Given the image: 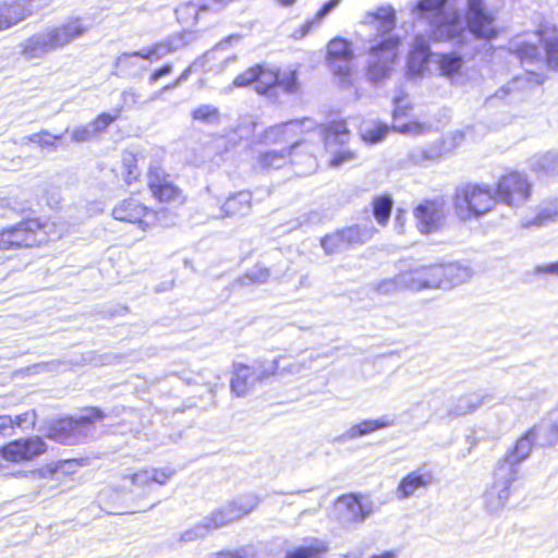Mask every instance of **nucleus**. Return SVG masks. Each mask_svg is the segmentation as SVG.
<instances>
[{
    "instance_id": "nucleus-1",
    "label": "nucleus",
    "mask_w": 558,
    "mask_h": 558,
    "mask_svg": "<svg viewBox=\"0 0 558 558\" xmlns=\"http://www.w3.org/2000/svg\"><path fill=\"white\" fill-rule=\"evenodd\" d=\"M466 1V23L459 13L446 11L449 0H420L413 12L418 19L428 22L429 35L435 41H449L462 47L471 36L480 39L495 38V17L487 10L484 0Z\"/></svg>"
},
{
    "instance_id": "nucleus-2",
    "label": "nucleus",
    "mask_w": 558,
    "mask_h": 558,
    "mask_svg": "<svg viewBox=\"0 0 558 558\" xmlns=\"http://www.w3.org/2000/svg\"><path fill=\"white\" fill-rule=\"evenodd\" d=\"M396 11L391 5L378 7L363 15L362 24L376 29V35L369 40L367 59V80L378 84L390 75L392 64L397 59L399 37L392 34L396 27Z\"/></svg>"
},
{
    "instance_id": "nucleus-3",
    "label": "nucleus",
    "mask_w": 558,
    "mask_h": 558,
    "mask_svg": "<svg viewBox=\"0 0 558 558\" xmlns=\"http://www.w3.org/2000/svg\"><path fill=\"white\" fill-rule=\"evenodd\" d=\"M535 445L537 441L529 429L498 460L493 472V483L484 494L485 508L489 512L497 513L505 508L511 495V485L519 477L520 464L530 457Z\"/></svg>"
},
{
    "instance_id": "nucleus-4",
    "label": "nucleus",
    "mask_w": 558,
    "mask_h": 558,
    "mask_svg": "<svg viewBox=\"0 0 558 558\" xmlns=\"http://www.w3.org/2000/svg\"><path fill=\"white\" fill-rule=\"evenodd\" d=\"M89 27L81 16H71L63 23L36 33L21 44L22 56L27 60L41 59L82 38Z\"/></svg>"
},
{
    "instance_id": "nucleus-5",
    "label": "nucleus",
    "mask_w": 558,
    "mask_h": 558,
    "mask_svg": "<svg viewBox=\"0 0 558 558\" xmlns=\"http://www.w3.org/2000/svg\"><path fill=\"white\" fill-rule=\"evenodd\" d=\"M89 27L81 16H71L63 23L36 33L21 44L22 56L27 60L41 59L82 38Z\"/></svg>"
},
{
    "instance_id": "nucleus-6",
    "label": "nucleus",
    "mask_w": 558,
    "mask_h": 558,
    "mask_svg": "<svg viewBox=\"0 0 558 558\" xmlns=\"http://www.w3.org/2000/svg\"><path fill=\"white\" fill-rule=\"evenodd\" d=\"M60 236L54 222L27 218L0 232V250L39 246Z\"/></svg>"
},
{
    "instance_id": "nucleus-7",
    "label": "nucleus",
    "mask_w": 558,
    "mask_h": 558,
    "mask_svg": "<svg viewBox=\"0 0 558 558\" xmlns=\"http://www.w3.org/2000/svg\"><path fill=\"white\" fill-rule=\"evenodd\" d=\"M105 417L99 408H88L85 414L77 417H62L53 421L46 436L63 445H76L85 442L94 436L95 422Z\"/></svg>"
},
{
    "instance_id": "nucleus-8",
    "label": "nucleus",
    "mask_w": 558,
    "mask_h": 558,
    "mask_svg": "<svg viewBox=\"0 0 558 558\" xmlns=\"http://www.w3.org/2000/svg\"><path fill=\"white\" fill-rule=\"evenodd\" d=\"M453 203L458 217L469 220L493 210L498 201L487 184H464L457 187Z\"/></svg>"
},
{
    "instance_id": "nucleus-9",
    "label": "nucleus",
    "mask_w": 558,
    "mask_h": 558,
    "mask_svg": "<svg viewBox=\"0 0 558 558\" xmlns=\"http://www.w3.org/2000/svg\"><path fill=\"white\" fill-rule=\"evenodd\" d=\"M495 193L499 203L509 207H520L530 199L532 184L525 174L512 171L498 180Z\"/></svg>"
},
{
    "instance_id": "nucleus-10",
    "label": "nucleus",
    "mask_w": 558,
    "mask_h": 558,
    "mask_svg": "<svg viewBox=\"0 0 558 558\" xmlns=\"http://www.w3.org/2000/svg\"><path fill=\"white\" fill-rule=\"evenodd\" d=\"M258 504L259 498L256 495H243L225 504L205 518L211 529L217 530L250 514Z\"/></svg>"
},
{
    "instance_id": "nucleus-11",
    "label": "nucleus",
    "mask_w": 558,
    "mask_h": 558,
    "mask_svg": "<svg viewBox=\"0 0 558 558\" xmlns=\"http://www.w3.org/2000/svg\"><path fill=\"white\" fill-rule=\"evenodd\" d=\"M354 53L351 43L342 37L331 39L327 47V62L342 85L351 83V61Z\"/></svg>"
},
{
    "instance_id": "nucleus-12",
    "label": "nucleus",
    "mask_w": 558,
    "mask_h": 558,
    "mask_svg": "<svg viewBox=\"0 0 558 558\" xmlns=\"http://www.w3.org/2000/svg\"><path fill=\"white\" fill-rule=\"evenodd\" d=\"M367 230L357 225L339 229L320 239V246L327 255H335L349 250L353 245L363 244L367 239Z\"/></svg>"
},
{
    "instance_id": "nucleus-13",
    "label": "nucleus",
    "mask_w": 558,
    "mask_h": 558,
    "mask_svg": "<svg viewBox=\"0 0 558 558\" xmlns=\"http://www.w3.org/2000/svg\"><path fill=\"white\" fill-rule=\"evenodd\" d=\"M315 128L312 119L291 120L266 129L260 137V143L266 145L287 144L290 146L299 142L296 136L303 131H311Z\"/></svg>"
},
{
    "instance_id": "nucleus-14",
    "label": "nucleus",
    "mask_w": 558,
    "mask_h": 558,
    "mask_svg": "<svg viewBox=\"0 0 558 558\" xmlns=\"http://www.w3.org/2000/svg\"><path fill=\"white\" fill-rule=\"evenodd\" d=\"M112 216L120 221L138 223L143 230L160 221L159 213L149 209L134 197L123 199L117 204L112 209Z\"/></svg>"
},
{
    "instance_id": "nucleus-15",
    "label": "nucleus",
    "mask_w": 558,
    "mask_h": 558,
    "mask_svg": "<svg viewBox=\"0 0 558 558\" xmlns=\"http://www.w3.org/2000/svg\"><path fill=\"white\" fill-rule=\"evenodd\" d=\"M372 511V504L356 495L341 496L335 504L337 520L344 527L364 522Z\"/></svg>"
},
{
    "instance_id": "nucleus-16",
    "label": "nucleus",
    "mask_w": 558,
    "mask_h": 558,
    "mask_svg": "<svg viewBox=\"0 0 558 558\" xmlns=\"http://www.w3.org/2000/svg\"><path fill=\"white\" fill-rule=\"evenodd\" d=\"M533 37L534 40H526L523 38H515L511 40L509 43V51L515 56L525 70H543L545 68V60L538 44H543L544 37L539 34H534Z\"/></svg>"
},
{
    "instance_id": "nucleus-17",
    "label": "nucleus",
    "mask_w": 558,
    "mask_h": 558,
    "mask_svg": "<svg viewBox=\"0 0 558 558\" xmlns=\"http://www.w3.org/2000/svg\"><path fill=\"white\" fill-rule=\"evenodd\" d=\"M46 450V442L35 436L10 441L0 449V456L10 462H22L33 460Z\"/></svg>"
},
{
    "instance_id": "nucleus-18",
    "label": "nucleus",
    "mask_w": 558,
    "mask_h": 558,
    "mask_svg": "<svg viewBox=\"0 0 558 558\" xmlns=\"http://www.w3.org/2000/svg\"><path fill=\"white\" fill-rule=\"evenodd\" d=\"M413 214L422 233L436 232L445 218L444 201H424L416 206Z\"/></svg>"
},
{
    "instance_id": "nucleus-19",
    "label": "nucleus",
    "mask_w": 558,
    "mask_h": 558,
    "mask_svg": "<svg viewBox=\"0 0 558 558\" xmlns=\"http://www.w3.org/2000/svg\"><path fill=\"white\" fill-rule=\"evenodd\" d=\"M304 146V142H294L280 150L271 149L259 153L257 165L264 170L280 169L291 163H296L299 150Z\"/></svg>"
},
{
    "instance_id": "nucleus-20",
    "label": "nucleus",
    "mask_w": 558,
    "mask_h": 558,
    "mask_svg": "<svg viewBox=\"0 0 558 558\" xmlns=\"http://www.w3.org/2000/svg\"><path fill=\"white\" fill-rule=\"evenodd\" d=\"M34 13L33 0L0 2V31L8 29Z\"/></svg>"
},
{
    "instance_id": "nucleus-21",
    "label": "nucleus",
    "mask_w": 558,
    "mask_h": 558,
    "mask_svg": "<svg viewBox=\"0 0 558 558\" xmlns=\"http://www.w3.org/2000/svg\"><path fill=\"white\" fill-rule=\"evenodd\" d=\"M544 81L545 76L542 72L526 69L524 74L518 75L508 82L499 88L492 98L504 99L512 93L529 90L534 86L542 85Z\"/></svg>"
},
{
    "instance_id": "nucleus-22",
    "label": "nucleus",
    "mask_w": 558,
    "mask_h": 558,
    "mask_svg": "<svg viewBox=\"0 0 558 558\" xmlns=\"http://www.w3.org/2000/svg\"><path fill=\"white\" fill-rule=\"evenodd\" d=\"M396 421L389 415H384L376 420H365L356 425H353L343 434L335 438L336 442H345L356 437L368 435L375 430L393 426Z\"/></svg>"
},
{
    "instance_id": "nucleus-23",
    "label": "nucleus",
    "mask_w": 558,
    "mask_h": 558,
    "mask_svg": "<svg viewBox=\"0 0 558 558\" xmlns=\"http://www.w3.org/2000/svg\"><path fill=\"white\" fill-rule=\"evenodd\" d=\"M441 288L448 289L466 282L473 275L472 269L461 263L437 264Z\"/></svg>"
},
{
    "instance_id": "nucleus-24",
    "label": "nucleus",
    "mask_w": 558,
    "mask_h": 558,
    "mask_svg": "<svg viewBox=\"0 0 558 558\" xmlns=\"http://www.w3.org/2000/svg\"><path fill=\"white\" fill-rule=\"evenodd\" d=\"M433 482V474L422 469L415 470L404 476L397 488L398 499H407L423 487H427Z\"/></svg>"
},
{
    "instance_id": "nucleus-25",
    "label": "nucleus",
    "mask_w": 558,
    "mask_h": 558,
    "mask_svg": "<svg viewBox=\"0 0 558 558\" xmlns=\"http://www.w3.org/2000/svg\"><path fill=\"white\" fill-rule=\"evenodd\" d=\"M233 376L231 378L230 387L231 391L236 397H243L246 392L255 386L256 383L260 381L256 376L252 366L245 364L233 365Z\"/></svg>"
},
{
    "instance_id": "nucleus-26",
    "label": "nucleus",
    "mask_w": 558,
    "mask_h": 558,
    "mask_svg": "<svg viewBox=\"0 0 558 558\" xmlns=\"http://www.w3.org/2000/svg\"><path fill=\"white\" fill-rule=\"evenodd\" d=\"M489 399L488 395L471 392L458 397L448 410V417L457 418L470 414L477 410L484 402Z\"/></svg>"
},
{
    "instance_id": "nucleus-27",
    "label": "nucleus",
    "mask_w": 558,
    "mask_h": 558,
    "mask_svg": "<svg viewBox=\"0 0 558 558\" xmlns=\"http://www.w3.org/2000/svg\"><path fill=\"white\" fill-rule=\"evenodd\" d=\"M252 209V194L248 191H240L230 195L221 206L225 217H242L248 215Z\"/></svg>"
},
{
    "instance_id": "nucleus-28",
    "label": "nucleus",
    "mask_w": 558,
    "mask_h": 558,
    "mask_svg": "<svg viewBox=\"0 0 558 558\" xmlns=\"http://www.w3.org/2000/svg\"><path fill=\"white\" fill-rule=\"evenodd\" d=\"M341 0H329L322 5V8L316 12V14L305 21L299 28H295L291 37L293 39H302L307 36L314 28H317L325 17H327L340 3Z\"/></svg>"
},
{
    "instance_id": "nucleus-29",
    "label": "nucleus",
    "mask_w": 558,
    "mask_h": 558,
    "mask_svg": "<svg viewBox=\"0 0 558 558\" xmlns=\"http://www.w3.org/2000/svg\"><path fill=\"white\" fill-rule=\"evenodd\" d=\"M328 550L326 541L313 537L305 539L304 545L288 550L284 558H323Z\"/></svg>"
},
{
    "instance_id": "nucleus-30",
    "label": "nucleus",
    "mask_w": 558,
    "mask_h": 558,
    "mask_svg": "<svg viewBox=\"0 0 558 558\" xmlns=\"http://www.w3.org/2000/svg\"><path fill=\"white\" fill-rule=\"evenodd\" d=\"M398 269L401 272L403 279V287L408 290L420 291L424 289L423 270H421L420 264L411 260H400Z\"/></svg>"
},
{
    "instance_id": "nucleus-31",
    "label": "nucleus",
    "mask_w": 558,
    "mask_h": 558,
    "mask_svg": "<svg viewBox=\"0 0 558 558\" xmlns=\"http://www.w3.org/2000/svg\"><path fill=\"white\" fill-rule=\"evenodd\" d=\"M320 134L327 149H332L337 145H343L350 138V131L344 121H333L325 125Z\"/></svg>"
},
{
    "instance_id": "nucleus-32",
    "label": "nucleus",
    "mask_w": 558,
    "mask_h": 558,
    "mask_svg": "<svg viewBox=\"0 0 558 558\" xmlns=\"http://www.w3.org/2000/svg\"><path fill=\"white\" fill-rule=\"evenodd\" d=\"M538 446H553L558 441V417L542 421L530 428Z\"/></svg>"
},
{
    "instance_id": "nucleus-33",
    "label": "nucleus",
    "mask_w": 558,
    "mask_h": 558,
    "mask_svg": "<svg viewBox=\"0 0 558 558\" xmlns=\"http://www.w3.org/2000/svg\"><path fill=\"white\" fill-rule=\"evenodd\" d=\"M532 171L545 173L548 175L558 174V154L548 151L542 155H535L530 159Z\"/></svg>"
},
{
    "instance_id": "nucleus-34",
    "label": "nucleus",
    "mask_w": 558,
    "mask_h": 558,
    "mask_svg": "<svg viewBox=\"0 0 558 558\" xmlns=\"http://www.w3.org/2000/svg\"><path fill=\"white\" fill-rule=\"evenodd\" d=\"M388 132V125L377 121H364L360 126L363 141L371 144L381 142L387 136Z\"/></svg>"
},
{
    "instance_id": "nucleus-35",
    "label": "nucleus",
    "mask_w": 558,
    "mask_h": 558,
    "mask_svg": "<svg viewBox=\"0 0 558 558\" xmlns=\"http://www.w3.org/2000/svg\"><path fill=\"white\" fill-rule=\"evenodd\" d=\"M211 8L207 3L198 4L193 1L185 2L180 4L175 9V15L180 23H190L196 22L198 16L204 13L210 11Z\"/></svg>"
},
{
    "instance_id": "nucleus-36",
    "label": "nucleus",
    "mask_w": 558,
    "mask_h": 558,
    "mask_svg": "<svg viewBox=\"0 0 558 558\" xmlns=\"http://www.w3.org/2000/svg\"><path fill=\"white\" fill-rule=\"evenodd\" d=\"M438 69L444 76H452L461 70L463 65V58L454 52L441 53L437 59Z\"/></svg>"
},
{
    "instance_id": "nucleus-37",
    "label": "nucleus",
    "mask_w": 558,
    "mask_h": 558,
    "mask_svg": "<svg viewBox=\"0 0 558 558\" xmlns=\"http://www.w3.org/2000/svg\"><path fill=\"white\" fill-rule=\"evenodd\" d=\"M208 523V520L204 518L201 522L180 533L178 542L181 544H187L204 539L211 531H214Z\"/></svg>"
},
{
    "instance_id": "nucleus-38",
    "label": "nucleus",
    "mask_w": 558,
    "mask_h": 558,
    "mask_svg": "<svg viewBox=\"0 0 558 558\" xmlns=\"http://www.w3.org/2000/svg\"><path fill=\"white\" fill-rule=\"evenodd\" d=\"M440 157V147L428 145L425 147H414L408 153V160L413 165H423L426 161H433Z\"/></svg>"
},
{
    "instance_id": "nucleus-39",
    "label": "nucleus",
    "mask_w": 558,
    "mask_h": 558,
    "mask_svg": "<svg viewBox=\"0 0 558 558\" xmlns=\"http://www.w3.org/2000/svg\"><path fill=\"white\" fill-rule=\"evenodd\" d=\"M392 205V198L388 195H381L374 198L373 215L379 225L385 226L388 222Z\"/></svg>"
},
{
    "instance_id": "nucleus-40",
    "label": "nucleus",
    "mask_w": 558,
    "mask_h": 558,
    "mask_svg": "<svg viewBox=\"0 0 558 558\" xmlns=\"http://www.w3.org/2000/svg\"><path fill=\"white\" fill-rule=\"evenodd\" d=\"M171 177L159 165H151L147 173V184L151 191H159V189L172 184Z\"/></svg>"
},
{
    "instance_id": "nucleus-41",
    "label": "nucleus",
    "mask_w": 558,
    "mask_h": 558,
    "mask_svg": "<svg viewBox=\"0 0 558 558\" xmlns=\"http://www.w3.org/2000/svg\"><path fill=\"white\" fill-rule=\"evenodd\" d=\"M278 82V72L265 70L258 65V76L256 78L255 90L258 94H266L271 89H276Z\"/></svg>"
},
{
    "instance_id": "nucleus-42",
    "label": "nucleus",
    "mask_w": 558,
    "mask_h": 558,
    "mask_svg": "<svg viewBox=\"0 0 558 558\" xmlns=\"http://www.w3.org/2000/svg\"><path fill=\"white\" fill-rule=\"evenodd\" d=\"M403 282L404 281L401 277V272L399 271V274L392 278L383 279L373 283V289L378 294L389 295L403 290Z\"/></svg>"
},
{
    "instance_id": "nucleus-43",
    "label": "nucleus",
    "mask_w": 558,
    "mask_h": 558,
    "mask_svg": "<svg viewBox=\"0 0 558 558\" xmlns=\"http://www.w3.org/2000/svg\"><path fill=\"white\" fill-rule=\"evenodd\" d=\"M543 49L545 51V66L550 70H558V38H544Z\"/></svg>"
},
{
    "instance_id": "nucleus-44",
    "label": "nucleus",
    "mask_w": 558,
    "mask_h": 558,
    "mask_svg": "<svg viewBox=\"0 0 558 558\" xmlns=\"http://www.w3.org/2000/svg\"><path fill=\"white\" fill-rule=\"evenodd\" d=\"M153 196L161 203H182V191L174 184L159 189V191H151Z\"/></svg>"
},
{
    "instance_id": "nucleus-45",
    "label": "nucleus",
    "mask_w": 558,
    "mask_h": 558,
    "mask_svg": "<svg viewBox=\"0 0 558 558\" xmlns=\"http://www.w3.org/2000/svg\"><path fill=\"white\" fill-rule=\"evenodd\" d=\"M121 112L122 108H116L112 113L104 112L93 120L89 125L93 128L95 135L98 136L100 133L105 132L106 129L120 117Z\"/></svg>"
},
{
    "instance_id": "nucleus-46",
    "label": "nucleus",
    "mask_w": 558,
    "mask_h": 558,
    "mask_svg": "<svg viewBox=\"0 0 558 558\" xmlns=\"http://www.w3.org/2000/svg\"><path fill=\"white\" fill-rule=\"evenodd\" d=\"M122 167L124 181L128 184L136 181L140 175V170L136 163V157L132 153H124L122 157Z\"/></svg>"
},
{
    "instance_id": "nucleus-47",
    "label": "nucleus",
    "mask_w": 558,
    "mask_h": 558,
    "mask_svg": "<svg viewBox=\"0 0 558 558\" xmlns=\"http://www.w3.org/2000/svg\"><path fill=\"white\" fill-rule=\"evenodd\" d=\"M192 118L204 123H216L219 121V111L213 105H202L192 112Z\"/></svg>"
},
{
    "instance_id": "nucleus-48",
    "label": "nucleus",
    "mask_w": 558,
    "mask_h": 558,
    "mask_svg": "<svg viewBox=\"0 0 558 558\" xmlns=\"http://www.w3.org/2000/svg\"><path fill=\"white\" fill-rule=\"evenodd\" d=\"M417 57H420L421 59L430 57L429 44L425 40L423 36H416L414 39V48L411 51L408 61L409 68H414L415 59Z\"/></svg>"
},
{
    "instance_id": "nucleus-49",
    "label": "nucleus",
    "mask_w": 558,
    "mask_h": 558,
    "mask_svg": "<svg viewBox=\"0 0 558 558\" xmlns=\"http://www.w3.org/2000/svg\"><path fill=\"white\" fill-rule=\"evenodd\" d=\"M62 138V135H52L48 131L31 134L24 137V141L38 144L40 147H54L56 142Z\"/></svg>"
},
{
    "instance_id": "nucleus-50",
    "label": "nucleus",
    "mask_w": 558,
    "mask_h": 558,
    "mask_svg": "<svg viewBox=\"0 0 558 558\" xmlns=\"http://www.w3.org/2000/svg\"><path fill=\"white\" fill-rule=\"evenodd\" d=\"M278 359H275L270 362L267 361H255L252 365V368L254 369L256 376L262 381L264 378L269 377L270 375H274L279 366H278Z\"/></svg>"
},
{
    "instance_id": "nucleus-51",
    "label": "nucleus",
    "mask_w": 558,
    "mask_h": 558,
    "mask_svg": "<svg viewBox=\"0 0 558 558\" xmlns=\"http://www.w3.org/2000/svg\"><path fill=\"white\" fill-rule=\"evenodd\" d=\"M557 216L558 211L555 208H544L537 214V216L533 220L525 221L522 226L524 228H529L532 226L543 227L549 222L555 221Z\"/></svg>"
},
{
    "instance_id": "nucleus-52",
    "label": "nucleus",
    "mask_w": 558,
    "mask_h": 558,
    "mask_svg": "<svg viewBox=\"0 0 558 558\" xmlns=\"http://www.w3.org/2000/svg\"><path fill=\"white\" fill-rule=\"evenodd\" d=\"M421 270H423V280L428 282L424 283V289H433V288H441V280L438 276L437 264L435 265H420Z\"/></svg>"
},
{
    "instance_id": "nucleus-53",
    "label": "nucleus",
    "mask_w": 558,
    "mask_h": 558,
    "mask_svg": "<svg viewBox=\"0 0 558 558\" xmlns=\"http://www.w3.org/2000/svg\"><path fill=\"white\" fill-rule=\"evenodd\" d=\"M276 88H281L286 93H294L298 88V76L295 71L278 73Z\"/></svg>"
},
{
    "instance_id": "nucleus-54",
    "label": "nucleus",
    "mask_w": 558,
    "mask_h": 558,
    "mask_svg": "<svg viewBox=\"0 0 558 558\" xmlns=\"http://www.w3.org/2000/svg\"><path fill=\"white\" fill-rule=\"evenodd\" d=\"M194 39L192 32H183L168 37L166 40L170 48L171 53L186 46Z\"/></svg>"
},
{
    "instance_id": "nucleus-55",
    "label": "nucleus",
    "mask_w": 558,
    "mask_h": 558,
    "mask_svg": "<svg viewBox=\"0 0 558 558\" xmlns=\"http://www.w3.org/2000/svg\"><path fill=\"white\" fill-rule=\"evenodd\" d=\"M392 128L402 134L421 135L429 129V125L418 121H411L403 124H395Z\"/></svg>"
},
{
    "instance_id": "nucleus-56",
    "label": "nucleus",
    "mask_w": 558,
    "mask_h": 558,
    "mask_svg": "<svg viewBox=\"0 0 558 558\" xmlns=\"http://www.w3.org/2000/svg\"><path fill=\"white\" fill-rule=\"evenodd\" d=\"M269 269L262 266H255L248 270L244 278L241 279L243 283L250 281L252 283H264L269 278Z\"/></svg>"
},
{
    "instance_id": "nucleus-57",
    "label": "nucleus",
    "mask_w": 558,
    "mask_h": 558,
    "mask_svg": "<svg viewBox=\"0 0 558 558\" xmlns=\"http://www.w3.org/2000/svg\"><path fill=\"white\" fill-rule=\"evenodd\" d=\"M95 137L96 135L89 123L85 125H78L71 131V140L75 143L89 142Z\"/></svg>"
},
{
    "instance_id": "nucleus-58",
    "label": "nucleus",
    "mask_w": 558,
    "mask_h": 558,
    "mask_svg": "<svg viewBox=\"0 0 558 558\" xmlns=\"http://www.w3.org/2000/svg\"><path fill=\"white\" fill-rule=\"evenodd\" d=\"M258 76V65L247 69L245 72L239 74L234 81L233 85L236 87H246L251 84L256 85V78Z\"/></svg>"
},
{
    "instance_id": "nucleus-59",
    "label": "nucleus",
    "mask_w": 558,
    "mask_h": 558,
    "mask_svg": "<svg viewBox=\"0 0 558 558\" xmlns=\"http://www.w3.org/2000/svg\"><path fill=\"white\" fill-rule=\"evenodd\" d=\"M36 416L37 415H36L35 411H27L25 413L14 416V417L11 416L10 432L14 428V426L23 428L27 425V426L33 427L36 422Z\"/></svg>"
},
{
    "instance_id": "nucleus-60",
    "label": "nucleus",
    "mask_w": 558,
    "mask_h": 558,
    "mask_svg": "<svg viewBox=\"0 0 558 558\" xmlns=\"http://www.w3.org/2000/svg\"><path fill=\"white\" fill-rule=\"evenodd\" d=\"M132 57H138V58H142V59H145V60H153V59H155L154 54H153V48L150 46V47L144 48V49H142L140 51L123 52V53H121L117 58L116 65H119V64L123 63L125 59H129V58H132Z\"/></svg>"
},
{
    "instance_id": "nucleus-61",
    "label": "nucleus",
    "mask_w": 558,
    "mask_h": 558,
    "mask_svg": "<svg viewBox=\"0 0 558 558\" xmlns=\"http://www.w3.org/2000/svg\"><path fill=\"white\" fill-rule=\"evenodd\" d=\"M175 471L172 468L153 469L150 470L151 482L163 485L174 475Z\"/></svg>"
},
{
    "instance_id": "nucleus-62",
    "label": "nucleus",
    "mask_w": 558,
    "mask_h": 558,
    "mask_svg": "<svg viewBox=\"0 0 558 558\" xmlns=\"http://www.w3.org/2000/svg\"><path fill=\"white\" fill-rule=\"evenodd\" d=\"M130 478L134 485L145 486L151 482L150 470H141L130 475Z\"/></svg>"
},
{
    "instance_id": "nucleus-63",
    "label": "nucleus",
    "mask_w": 558,
    "mask_h": 558,
    "mask_svg": "<svg viewBox=\"0 0 558 558\" xmlns=\"http://www.w3.org/2000/svg\"><path fill=\"white\" fill-rule=\"evenodd\" d=\"M138 99H140V95L136 93L135 89H133V88L126 89L121 94L122 105L119 108H122V109H123V107L130 108V107L136 105L138 102Z\"/></svg>"
},
{
    "instance_id": "nucleus-64",
    "label": "nucleus",
    "mask_w": 558,
    "mask_h": 558,
    "mask_svg": "<svg viewBox=\"0 0 558 558\" xmlns=\"http://www.w3.org/2000/svg\"><path fill=\"white\" fill-rule=\"evenodd\" d=\"M393 102H395V109H393V118H395V120H397L398 117H400V116H405L408 110L411 109V106H409L405 102V99L402 96H396L393 98Z\"/></svg>"
}]
</instances>
